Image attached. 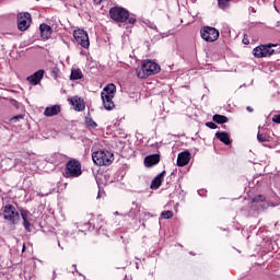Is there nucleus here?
<instances>
[{
	"label": "nucleus",
	"instance_id": "f257e3e1",
	"mask_svg": "<svg viewBox=\"0 0 280 280\" xmlns=\"http://www.w3.org/2000/svg\"><path fill=\"white\" fill-rule=\"evenodd\" d=\"M0 215L11 229V231H16V224L21 222V218L23 220L22 225L26 233H32V229H34V223H32V212L24 208H19L12 206L11 203H7L2 206L0 210Z\"/></svg>",
	"mask_w": 280,
	"mask_h": 280
},
{
	"label": "nucleus",
	"instance_id": "f03ea898",
	"mask_svg": "<svg viewBox=\"0 0 280 280\" xmlns=\"http://www.w3.org/2000/svg\"><path fill=\"white\" fill-rule=\"evenodd\" d=\"M109 16L116 23H127V25H135L137 23V15L130 13L122 7H113L109 9Z\"/></svg>",
	"mask_w": 280,
	"mask_h": 280
},
{
	"label": "nucleus",
	"instance_id": "7ed1b4c3",
	"mask_svg": "<svg viewBox=\"0 0 280 280\" xmlns=\"http://www.w3.org/2000/svg\"><path fill=\"white\" fill-rule=\"evenodd\" d=\"M161 71V66L156 63L155 61H152L150 59H147L142 62L141 68L137 70L138 78H141V80L145 78H150V75H156Z\"/></svg>",
	"mask_w": 280,
	"mask_h": 280
},
{
	"label": "nucleus",
	"instance_id": "20e7f679",
	"mask_svg": "<svg viewBox=\"0 0 280 280\" xmlns=\"http://www.w3.org/2000/svg\"><path fill=\"white\" fill-rule=\"evenodd\" d=\"M65 178H80L82 176V164L80 161L72 159L66 163L63 171Z\"/></svg>",
	"mask_w": 280,
	"mask_h": 280
},
{
	"label": "nucleus",
	"instance_id": "39448f33",
	"mask_svg": "<svg viewBox=\"0 0 280 280\" xmlns=\"http://www.w3.org/2000/svg\"><path fill=\"white\" fill-rule=\"evenodd\" d=\"M92 161L100 166L110 165L115 161V154L110 151L100 150L92 153Z\"/></svg>",
	"mask_w": 280,
	"mask_h": 280
},
{
	"label": "nucleus",
	"instance_id": "423d86ee",
	"mask_svg": "<svg viewBox=\"0 0 280 280\" xmlns=\"http://www.w3.org/2000/svg\"><path fill=\"white\" fill-rule=\"evenodd\" d=\"M201 38L206 40V43H215L218 38H220V31L213 26H205L200 31Z\"/></svg>",
	"mask_w": 280,
	"mask_h": 280
},
{
	"label": "nucleus",
	"instance_id": "0eeeda50",
	"mask_svg": "<svg viewBox=\"0 0 280 280\" xmlns=\"http://www.w3.org/2000/svg\"><path fill=\"white\" fill-rule=\"evenodd\" d=\"M272 47H277L275 44L260 45L253 49V55L255 58H268L275 54V49Z\"/></svg>",
	"mask_w": 280,
	"mask_h": 280
},
{
	"label": "nucleus",
	"instance_id": "6e6552de",
	"mask_svg": "<svg viewBox=\"0 0 280 280\" xmlns=\"http://www.w3.org/2000/svg\"><path fill=\"white\" fill-rule=\"evenodd\" d=\"M73 38L78 43V45H81L83 49H89L91 47V40L89 39V33L84 31L83 28L75 30L73 32Z\"/></svg>",
	"mask_w": 280,
	"mask_h": 280
},
{
	"label": "nucleus",
	"instance_id": "1a4fd4ad",
	"mask_svg": "<svg viewBox=\"0 0 280 280\" xmlns=\"http://www.w3.org/2000/svg\"><path fill=\"white\" fill-rule=\"evenodd\" d=\"M31 25H32V14H30V12L18 14V30L20 32H26V30H30Z\"/></svg>",
	"mask_w": 280,
	"mask_h": 280
},
{
	"label": "nucleus",
	"instance_id": "9d476101",
	"mask_svg": "<svg viewBox=\"0 0 280 280\" xmlns=\"http://www.w3.org/2000/svg\"><path fill=\"white\" fill-rule=\"evenodd\" d=\"M45 78V70H38L32 75L27 77L26 80L32 84L33 86H38L40 84V80Z\"/></svg>",
	"mask_w": 280,
	"mask_h": 280
},
{
	"label": "nucleus",
	"instance_id": "9b49d317",
	"mask_svg": "<svg viewBox=\"0 0 280 280\" xmlns=\"http://www.w3.org/2000/svg\"><path fill=\"white\" fill-rule=\"evenodd\" d=\"M191 161V153L189 151H183L177 155V167H185Z\"/></svg>",
	"mask_w": 280,
	"mask_h": 280
},
{
	"label": "nucleus",
	"instance_id": "f8f14e48",
	"mask_svg": "<svg viewBox=\"0 0 280 280\" xmlns=\"http://www.w3.org/2000/svg\"><path fill=\"white\" fill-rule=\"evenodd\" d=\"M160 161H161V154L159 153L147 155L144 158V165L145 167H154V165H159Z\"/></svg>",
	"mask_w": 280,
	"mask_h": 280
},
{
	"label": "nucleus",
	"instance_id": "ddd939ff",
	"mask_svg": "<svg viewBox=\"0 0 280 280\" xmlns=\"http://www.w3.org/2000/svg\"><path fill=\"white\" fill-rule=\"evenodd\" d=\"M114 97L115 96L113 95L101 94V100L103 102L105 110H113V108H115V103L113 102Z\"/></svg>",
	"mask_w": 280,
	"mask_h": 280
},
{
	"label": "nucleus",
	"instance_id": "4468645a",
	"mask_svg": "<svg viewBox=\"0 0 280 280\" xmlns=\"http://www.w3.org/2000/svg\"><path fill=\"white\" fill-rule=\"evenodd\" d=\"M39 32H40V36L44 40H48V38H51V34H52V30L51 26H49L46 23H43L39 25Z\"/></svg>",
	"mask_w": 280,
	"mask_h": 280
},
{
	"label": "nucleus",
	"instance_id": "2eb2a0df",
	"mask_svg": "<svg viewBox=\"0 0 280 280\" xmlns=\"http://www.w3.org/2000/svg\"><path fill=\"white\" fill-rule=\"evenodd\" d=\"M70 104L74 107V110H78V113H82L84 108H86V105L84 104V100L74 96L72 100H70Z\"/></svg>",
	"mask_w": 280,
	"mask_h": 280
},
{
	"label": "nucleus",
	"instance_id": "dca6fc26",
	"mask_svg": "<svg viewBox=\"0 0 280 280\" xmlns=\"http://www.w3.org/2000/svg\"><path fill=\"white\" fill-rule=\"evenodd\" d=\"M215 138L221 141V143H224V145H231L233 143L231 136L226 131H218Z\"/></svg>",
	"mask_w": 280,
	"mask_h": 280
},
{
	"label": "nucleus",
	"instance_id": "f3484780",
	"mask_svg": "<svg viewBox=\"0 0 280 280\" xmlns=\"http://www.w3.org/2000/svg\"><path fill=\"white\" fill-rule=\"evenodd\" d=\"M163 178H165V171L156 175L151 182L150 189H159L163 185Z\"/></svg>",
	"mask_w": 280,
	"mask_h": 280
},
{
	"label": "nucleus",
	"instance_id": "a211bd4d",
	"mask_svg": "<svg viewBox=\"0 0 280 280\" xmlns=\"http://www.w3.org/2000/svg\"><path fill=\"white\" fill-rule=\"evenodd\" d=\"M60 113V105H52L50 107H46L44 115L45 117H54Z\"/></svg>",
	"mask_w": 280,
	"mask_h": 280
},
{
	"label": "nucleus",
	"instance_id": "6ab92c4d",
	"mask_svg": "<svg viewBox=\"0 0 280 280\" xmlns=\"http://www.w3.org/2000/svg\"><path fill=\"white\" fill-rule=\"evenodd\" d=\"M115 93H117V86H115L113 83H109L104 88L101 95H113V97H115Z\"/></svg>",
	"mask_w": 280,
	"mask_h": 280
},
{
	"label": "nucleus",
	"instance_id": "aec40b11",
	"mask_svg": "<svg viewBox=\"0 0 280 280\" xmlns=\"http://www.w3.org/2000/svg\"><path fill=\"white\" fill-rule=\"evenodd\" d=\"M212 121L214 124H219V125L229 124V117H226L224 115H220V114H214L212 116Z\"/></svg>",
	"mask_w": 280,
	"mask_h": 280
},
{
	"label": "nucleus",
	"instance_id": "412c9836",
	"mask_svg": "<svg viewBox=\"0 0 280 280\" xmlns=\"http://www.w3.org/2000/svg\"><path fill=\"white\" fill-rule=\"evenodd\" d=\"M83 77L82 70L73 69L70 74V80H82Z\"/></svg>",
	"mask_w": 280,
	"mask_h": 280
},
{
	"label": "nucleus",
	"instance_id": "4be33fe9",
	"mask_svg": "<svg viewBox=\"0 0 280 280\" xmlns=\"http://www.w3.org/2000/svg\"><path fill=\"white\" fill-rule=\"evenodd\" d=\"M268 207H270V202L268 201H262L261 203L254 205V209H256V211L258 212L266 211Z\"/></svg>",
	"mask_w": 280,
	"mask_h": 280
},
{
	"label": "nucleus",
	"instance_id": "5701e85b",
	"mask_svg": "<svg viewBox=\"0 0 280 280\" xmlns=\"http://www.w3.org/2000/svg\"><path fill=\"white\" fill-rule=\"evenodd\" d=\"M265 200H266V197H264L262 195H257L252 200V207L255 208V205H260L261 202H265Z\"/></svg>",
	"mask_w": 280,
	"mask_h": 280
},
{
	"label": "nucleus",
	"instance_id": "b1692460",
	"mask_svg": "<svg viewBox=\"0 0 280 280\" xmlns=\"http://www.w3.org/2000/svg\"><path fill=\"white\" fill-rule=\"evenodd\" d=\"M174 217V212L167 210V211H163L160 215V218H162L163 220H170L171 218Z\"/></svg>",
	"mask_w": 280,
	"mask_h": 280
},
{
	"label": "nucleus",
	"instance_id": "393cba45",
	"mask_svg": "<svg viewBox=\"0 0 280 280\" xmlns=\"http://www.w3.org/2000/svg\"><path fill=\"white\" fill-rule=\"evenodd\" d=\"M257 140L259 141V143H266V141H268V135L258 132Z\"/></svg>",
	"mask_w": 280,
	"mask_h": 280
},
{
	"label": "nucleus",
	"instance_id": "a878e982",
	"mask_svg": "<svg viewBox=\"0 0 280 280\" xmlns=\"http://www.w3.org/2000/svg\"><path fill=\"white\" fill-rule=\"evenodd\" d=\"M231 0H218V5L221 10H226Z\"/></svg>",
	"mask_w": 280,
	"mask_h": 280
},
{
	"label": "nucleus",
	"instance_id": "bb28decb",
	"mask_svg": "<svg viewBox=\"0 0 280 280\" xmlns=\"http://www.w3.org/2000/svg\"><path fill=\"white\" fill-rule=\"evenodd\" d=\"M85 124L89 128H95L97 126V122L94 121L93 118H85Z\"/></svg>",
	"mask_w": 280,
	"mask_h": 280
},
{
	"label": "nucleus",
	"instance_id": "cd10ccee",
	"mask_svg": "<svg viewBox=\"0 0 280 280\" xmlns=\"http://www.w3.org/2000/svg\"><path fill=\"white\" fill-rule=\"evenodd\" d=\"M58 73H60V69H58V68H52V69H51V72H50V75H51V78H54L55 80H58Z\"/></svg>",
	"mask_w": 280,
	"mask_h": 280
},
{
	"label": "nucleus",
	"instance_id": "c85d7f7f",
	"mask_svg": "<svg viewBox=\"0 0 280 280\" xmlns=\"http://www.w3.org/2000/svg\"><path fill=\"white\" fill-rule=\"evenodd\" d=\"M23 118H24L23 114H19L16 116H13L12 118H10V121H11V124H16V121H19Z\"/></svg>",
	"mask_w": 280,
	"mask_h": 280
},
{
	"label": "nucleus",
	"instance_id": "c756f323",
	"mask_svg": "<svg viewBox=\"0 0 280 280\" xmlns=\"http://www.w3.org/2000/svg\"><path fill=\"white\" fill-rule=\"evenodd\" d=\"M206 126H207V128H210L211 130H217V128H218V125H215V122H213V121L206 122Z\"/></svg>",
	"mask_w": 280,
	"mask_h": 280
},
{
	"label": "nucleus",
	"instance_id": "7c9ffc66",
	"mask_svg": "<svg viewBox=\"0 0 280 280\" xmlns=\"http://www.w3.org/2000/svg\"><path fill=\"white\" fill-rule=\"evenodd\" d=\"M147 25L148 27H150V30H155V32H159L156 24H154V22H149Z\"/></svg>",
	"mask_w": 280,
	"mask_h": 280
},
{
	"label": "nucleus",
	"instance_id": "2f4dec72",
	"mask_svg": "<svg viewBox=\"0 0 280 280\" xmlns=\"http://www.w3.org/2000/svg\"><path fill=\"white\" fill-rule=\"evenodd\" d=\"M272 121H273V124H280V114L275 115V116L272 117Z\"/></svg>",
	"mask_w": 280,
	"mask_h": 280
},
{
	"label": "nucleus",
	"instance_id": "473e14b6",
	"mask_svg": "<svg viewBox=\"0 0 280 280\" xmlns=\"http://www.w3.org/2000/svg\"><path fill=\"white\" fill-rule=\"evenodd\" d=\"M246 110H247L248 113H254V112H255V109H254L253 107H250V106H247V107H246Z\"/></svg>",
	"mask_w": 280,
	"mask_h": 280
},
{
	"label": "nucleus",
	"instance_id": "72a5a7b5",
	"mask_svg": "<svg viewBox=\"0 0 280 280\" xmlns=\"http://www.w3.org/2000/svg\"><path fill=\"white\" fill-rule=\"evenodd\" d=\"M84 226H85L88 230H91V222L84 223Z\"/></svg>",
	"mask_w": 280,
	"mask_h": 280
},
{
	"label": "nucleus",
	"instance_id": "f704fd0d",
	"mask_svg": "<svg viewBox=\"0 0 280 280\" xmlns=\"http://www.w3.org/2000/svg\"><path fill=\"white\" fill-rule=\"evenodd\" d=\"M249 43H250V42H249L248 39L243 38V44H244V45H249Z\"/></svg>",
	"mask_w": 280,
	"mask_h": 280
},
{
	"label": "nucleus",
	"instance_id": "c9c22d12",
	"mask_svg": "<svg viewBox=\"0 0 280 280\" xmlns=\"http://www.w3.org/2000/svg\"><path fill=\"white\" fill-rule=\"evenodd\" d=\"M94 3H96V5H100V3H102V0H93Z\"/></svg>",
	"mask_w": 280,
	"mask_h": 280
},
{
	"label": "nucleus",
	"instance_id": "e433bc0d",
	"mask_svg": "<svg viewBox=\"0 0 280 280\" xmlns=\"http://www.w3.org/2000/svg\"><path fill=\"white\" fill-rule=\"evenodd\" d=\"M25 250H26V247H25V244H23L22 253H25Z\"/></svg>",
	"mask_w": 280,
	"mask_h": 280
},
{
	"label": "nucleus",
	"instance_id": "4c0bfd02",
	"mask_svg": "<svg viewBox=\"0 0 280 280\" xmlns=\"http://www.w3.org/2000/svg\"><path fill=\"white\" fill-rule=\"evenodd\" d=\"M199 196H202V190H198Z\"/></svg>",
	"mask_w": 280,
	"mask_h": 280
},
{
	"label": "nucleus",
	"instance_id": "58836bf2",
	"mask_svg": "<svg viewBox=\"0 0 280 280\" xmlns=\"http://www.w3.org/2000/svg\"><path fill=\"white\" fill-rule=\"evenodd\" d=\"M56 156L58 158V156H62V154H60V153H56Z\"/></svg>",
	"mask_w": 280,
	"mask_h": 280
},
{
	"label": "nucleus",
	"instance_id": "ea45409f",
	"mask_svg": "<svg viewBox=\"0 0 280 280\" xmlns=\"http://www.w3.org/2000/svg\"><path fill=\"white\" fill-rule=\"evenodd\" d=\"M58 246H59V248H61V250H62V246L60 245V242H58Z\"/></svg>",
	"mask_w": 280,
	"mask_h": 280
},
{
	"label": "nucleus",
	"instance_id": "a19ab883",
	"mask_svg": "<svg viewBox=\"0 0 280 280\" xmlns=\"http://www.w3.org/2000/svg\"><path fill=\"white\" fill-rule=\"evenodd\" d=\"M97 198H100V192H98V195H97Z\"/></svg>",
	"mask_w": 280,
	"mask_h": 280
}]
</instances>
